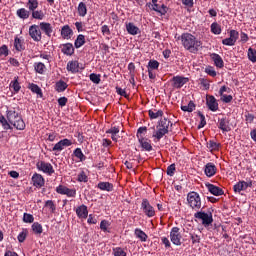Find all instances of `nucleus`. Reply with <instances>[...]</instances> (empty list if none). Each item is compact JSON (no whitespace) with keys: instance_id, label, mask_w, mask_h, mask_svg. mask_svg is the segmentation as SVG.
<instances>
[{"instance_id":"nucleus-55","label":"nucleus","mask_w":256,"mask_h":256,"mask_svg":"<svg viewBox=\"0 0 256 256\" xmlns=\"http://www.w3.org/2000/svg\"><path fill=\"white\" fill-rule=\"evenodd\" d=\"M190 239L192 240L193 245H195L196 243H201V236L195 233H190Z\"/></svg>"},{"instance_id":"nucleus-32","label":"nucleus","mask_w":256,"mask_h":256,"mask_svg":"<svg viewBox=\"0 0 256 256\" xmlns=\"http://www.w3.org/2000/svg\"><path fill=\"white\" fill-rule=\"evenodd\" d=\"M16 14L17 16L20 18V19H29V11H27V9L25 8H20L16 11Z\"/></svg>"},{"instance_id":"nucleus-49","label":"nucleus","mask_w":256,"mask_h":256,"mask_svg":"<svg viewBox=\"0 0 256 256\" xmlns=\"http://www.w3.org/2000/svg\"><path fill=\"white\" fill-rule=\"evenodd\" d=\"M151 69H153V70L159 69V61H157V60H150L148 62V70L151 71Z\"/></svg>"},{"instance_id":"nucleus-1","label":"nucleus","mask_w":256,"mask_h":256,"mask_svg":"<svg viewBox=\"0 0 256 256\" xmlns=\"http://www.w3.org/2000/svg\"><path fill=\"white\" fill-rule=\"evenodd\" d=\"M181 42L183 47L190 53H197V51H199V47L203 45L201 41L197 40V38L190 33L182 34Z\"/></svg>"},{"instance_id":"nucleus-35","label":"nucleus","mask_w":256,"mask_h":256,"mask_svg":"<svg viewBox=\"0 0 256 256\" xmlns=\"http://www.w3.org/2000/svg\"><path fill=\"white\" fill-rule=\"evenodd\" d=\"M148 115L150 119H159V117H163V110H149Z\"/></svg>"},{"instance_id":"nucleus-41","label":"nucleus","mask_w":256,"mask_h":256,"mask_svg":"<svg viewBox=\"0 0 256 256\" xmlns=\"http://www.w3.org/2000/svg\"><path fill=\"white\" fill-rule=\"evenodd\" d=\"M248 59L252 63H256V50L253 48L248 49Z\"/></svg>"},{"instance_id":"nucleus-61","label":"nucleus","mask_w":256,"mask_h":256,"mask_svg":"<svg viewBox=\"0 0 256 256\" xmlns=\"http://www.w3.org/2000/svg\"><path fill=\"white\" fill-rule=\"evenodd\" d=\"M63 149H65V147L63 146V143L59 141L54 145L52 151H63Z\"/></svg>"},{"instance_id":"nucleus-6","label":"nucleus","mask_w":256,"mask_h":256,"mask_svg":"<svg viewBox=\"0 0 256 256\" xmlns=\"http://www.w3.org/2000/svg\"><path fill=\"white\" fill-rule=\"evenodd\" d=\"M36 167L38 171H42V173H46V175H53V173H55L53 165H51L49 162L39 161L36 163Z\"/></svg>"},{"instance_id":"nucleus-16","label":"nucleus","mask_w":256,"mask_h":256,"mask_svg":"<svg viewBox=\"0 0 256 256\" xmlns=\"http://www.w3.org/2000/svg\"><path fill=\"white\" fill-rule=\"evenodd\" d=\"M208 191L212 194L215 195L216 197H219L223 195V189L219 188V186H215L213 184H207L206 185Z\"/></svg>"},{"instance_id":"nucleus-22","label":"nucleus","mask_w":256,"mask_h":256,"mask_svg":"<svg viewBox=\"0 0 256 256\" xmlns=\"http://www.w3.org/2000/svg\"><path fill=\"white\" fill-rule=\"evenodd\" d=\"M62 53H64V55H73V53H75V48H73V44L71 43L63 44Z\"/></svg>"},{"instance_id":"nucleus-31","label":"nucleus","mask_w":256,"mask_h":256,"mask_svg":"<svg viewBox=\"0 0 256 256\" xmlns=\"http://www.w3.org/2000/svg\"><path fill=\"white\" fill-rule=\"evenodd\" d=\"M207 148L210 149V151H219V149H221V143L210 140L207 142Z\"/></svg>"},{"instance_id":"nucleus-14","label":"nucleus","mask_w":256,"mask_h":256,"mask_svg":"<svg viewBox=\"0 0 256 256\" xmlns=\"http://www.w3.org/2000/svg\"><path fill=\"white\" fill-rule=\"evenodd\" d=\"M206 177H213L217 173V166L213 163H207L204 168Z\"/></svg>"},{"instance_id":"nucleus-33","label":"nucleus","mask_w":256,"mask_h":256,"mask_svg":"<svg viewBox=\"0 0 256 256\" xmlns=\"http://www.w3.org/2000/svg\"><path fill=\"white\" fill-rule=\"evenodd\" d=\"M32 231L35 235H41L43 233V226L39 222H34L32 224Z\"/></svg>"},{"instance_id":"nucleus-37","label":"nucleus","mask_w":256,"mask_h":256,"mask_svg":"<svg viewBox=\"0 0 256 256\" xmlns=\"http://www.w3.org/2000/svg\"><path fill=\"white\" fill-rule=\"evenodd\" d=\"M34 69H35L36 73L43 75V73H45V64H43L42 62L35 63Z\"/></svg>"},{"instance_id":"nucleus-44","label":"nucleus","mask_w":256,"mask_h":256,"mask_svg":"<svg viewBox=\"0 0 256 256\" xmlns=\"http://www.w3.org/2000/svg\"><path fill=\"white\" fill-rule=\"evenodd\" d=\"M113 255L114 256H127V252L123 250L121 247L113 248Z\"/></svg>"},{"instance_id":"nucleus-51","label":"nucleus","mask_w":256,"mask_h":256,"mask_svg":"<svg viewBox=\"0 0 256 256\" xmlns=\"http://www.w3.org/2000/svg\"><path fill=\"white\" fill-rule=\"evenodd\" d=\"M14 47L16 51H23V44L21 43V39L18 37H16L14 40Z\"/></svg>"},{"instance_id":"nucleus-2","label":"nucleus","mask_w":256,"mask_h":256,"mask_svg":"<svg viewBox=\"0 0 256 256\" xmlns=\"http://www.w3.org/2000/svg\"><path fill=\"white\" fill-rule=\"evenodd\" d=\"M170 127H173V123H171V120L167 118H162L158 122V125L156 126V134L153 135V137H156L157 141H161L167 133H169Z\"/></svg>"},{"instance_id":"nucleus-28","label":"nucleus","mask_w":256,"mask_h":256,"mask_svg":"<svg viewBox=\"0 0 256 256\" xmlns=\"http://www.w3.org/2000/svg\"><path fill=\"white\" fill-rule=\"evenodd\" d=\"M84 44H85V35L83 34L78 35L74 42V47L76 49H80V47H83Z\"/></svg>"},{"instance_id":"nucleus-46","label":"nucleus","mask_w":256,"mask_h":256,"mask_svg":"<svg viewBox=\"0 0 256 256\" xmlns=\"http://www.w3.org/2000/svg\"><path fill=\"white\" fill-rule=\"evenodd\" d=\"M90 81L96 85H99V83H101V75L95 73L90 74Z\"/></svg>"},{"instance_id":"nucleus-50","label":"nucleus","mask_w":256,"mask_h":256,"mask_svg":"<svg viewBox=\"0 0 256 256\" xmlns=\"http://www.w3.org/2000/svg\"><path fill=\"white\" fill-rule=\"evenodd\" d=\"M0 123L4 129L6 130L11 129V124H9V122L7 121L6 118H4V116H0Z\"/></svg>"},{"instance_id":"nucleus-42","label":"nucleus","mask_w":256,"mask_h":256,"mask_svg":"<svg viewBox=\"0 0 256 256\" xmlns=\"http://www.w3.org/2000/svg\"><path fill=\"white\" fill-rule=\"evenodd\" d=\"M211 31L214 35H221V26L217 22H214L211 24Z\"/></svg>"},{"instance_id":"nucleus-30","label":"nucleus","mask_w":256,"mask_h":256,"mask_svg":"<svg viewBox=\"0 0 256 256\" xmlns=\"http://www.w3.org/2000/svg\"><path fill=\"white\" fill-rule=\"evenodd\" d=\"M152 9H153V11L160 13V15H165V13H167V6H165L164 4L152 5Z\"/></svg>"},{"instance_id":"nucleus-23","label":"nucleus","mask_w":256,"mask_h":256,"mask_svg":"<svg viewBox=\"0 0 256 256\" xmlns=\"http://www.w3.org/2000/svg\"><path fill=\"white\" fill-rule=\"evenodd\" d=\"M142 149H144V151H153V146L151 145V142L148 141L145 138H140V140H138Z\"/></svg>"},{"instance_id":"nucleus-27","label":"nucleus","mask_w":256,"mask_h":256,"mask_svg":"<svg viewBox=\"0 0 256 256\" xmlns=\"http://www.w3.org/2000/svg\"><path fill=\"white\" fill-rule=\"evenodd\" d=\"M10 88L13 89L15 93L21 91V84H19V76L14 77V80L10 83Z\"/></svg>"},{"instance_id":"nucleus-62","label":"nucleus","mask_w":256,"mask_h":256,"mask_svg":"<svg viewBox=\"0 0 256 256\" xmlns=\"http://www.w3.org/2000/svg\"><path fill=\"white\" fill-rule=\"evenodd\" d=\"M101 32L103 35H111V30L109 29V26L103 25L101 27Z\"/></svg>"},{"instance_id":"nucleus-47","label":"nucleus","mask_w":256,"mask_h":256,"mask_svg":"<svg viewBox=\"0 0 256 256\" xmlns=\"http://www.w3.org/2000/svg\"><path fill=\"white\" fill-rule=\"evenodd\" d=\"M144 133H147V128L146 126H142L138 129L137 131V138L138 141H140L141 139H145V137H143Z\"/></svg>"},{"instance_id":"nucleus-13","label":"nucleus","mask_w":256,"mask_h":256,"mask_svg":"<svg viewBox=\"0 0 256 256\" xmlns=\"http://www.w3.org/2000/svg\"><path fill=\"white\" fill-rule=\"evenodd\" d=\"M32 182L34 187H38L39 189H41V187L45 185V178H43L41 174L35 173L32 176Z\"/></svg>"},{"instance_id":"nucleus-7","label":"nucleus","mask_w":256,"mask_h":256,"mask_svg":"<svg viewBox=\"0 0 256 256\" xmlns=\"http://www.w3.org/2000/svg\"><path fill=\"white\" fill-rule=\"evenodd\" d=\"M39 27V25L35 24L29 27V35L36 43H39L42 39L41 29Z\"/></svg>"},{"instance_id":"nucleus-17","label":"nucleus","mask_w":256,"mask_h":256,"mask_svg":"<svg viewBox=\"0 0 256 256\" xmlns=\"http://www.w3.org/2000/svg\"><path fill=\"white\" fill-rule=\"evenodd\" d=\"M76 215L79 217V219H87L89 211L87 210V207L82 204L76 209Z\"/></svg>"},{"instance_id":"nucleus-59","label":"nucleus","mask_w":256,"mask_h":256,"mask_svg":"<svg viewBox=\"0 0 256 256\" xmlns=\"http://www.w3.org/2000/svg\"><path fill=\"white\" fill-rule=\"evenodd\" d=\"M223 45H227L229 47H233V45H235V42L233 39L229 38H225L222 40Z\"/></svg>"},{"instance_id":"nucleus-60","label":"nucleus","mask_w":256,"mask_h":256,"mask_svg":"<svg viewBox=\"0 0 256 256\" xmlns=\"http://www.w3.org/2000/svg\"><path fill=\"white\" fill-rule=\"evenodd\" d=\"M167 175H169L170 177H173V175H175V164H171L170 166H168Z\"/></svg>"},{"instance_id":"nucleus-36","label":"nucleus","mask_w":256,"mask_h":256,"mask_svg":"<svg viewBox=\"0 0 256 256\" xmlns=\"http://www.w3.org/2000/svg\"><path fill=\"white\" fill-rule=\"evenodd\" d=\"M78 14L80 17H85L87 15V5H85V3H83V2L79 3Z\"/></svg>"},{"instance_id":"nucleus-54","label":"nucleus","mask_w":256,"mask_h":256,"mask_svg":"<svg viewBox=\"0 0 256 256\" xmlns=\"http://www.w3.org/2000/svg\"><path fill=\"white\" fill-rule=\"evenodd\" d=\"M45 207H48L51 210L52 213H55V210L57 209L53 200L46 201L45 202Z\"/></svg>"},{"instance_id":"nucleus-8","label":"nucleus","mask_w":256,"mask_h":256,"mask_svg":"<svg viewBox=\"0 0 256 256\" xmlns=\"http://www.w3.org/2000/svg\"><path fill=\"white\" fill-rule=\"evenodd\" d=\"M179 227H173L170 232V240L173 243V245H181V239L183 236H181V232H179Z\"/></svg>"},{"instance_id":"nucleus-38","label":"nucleus","mask_w":256,"mask_h":256,"mask_svg":"<svg viewBox=\"0 0 256 256\" xmlns=\"http://www.w3.org/2000/svg\"><path fill=\"white\" fill-rule=\"evenodd\" d=\"M27 7L29 9V11H35V9H37V7H39V1L37 0H28L27 2Z\"/></svg>"},{"instance_id":"nucleus-40","label":"nucleus","mask_w":256,"mask_h":256,"mask_svg":"<svg viewBox=\"0 0 256 256\" xmlns=\"http://www.w3.org/2000/svg\"><path fill=\"white\" fill-rule=\"evenodd\" d=\"M181 109H182V111H186V112H188V113H192V111L195 110V103H193V101H190V102L188 103V105H186V106H181Z\"/></svg>"},{"instance_id":"nucleus-20","label":"nucleus","mask_w":256,"mask_h":256,"mask_svg":"<svg viewBox=\"0 0 256 256\" xmlns=\"http://www.w3.org/2000/svg\"><path fill=\"white\" fill-rule=\"evenodd\" d=\"M61 35L63 39H71V35H73V30L71 29V27H69V25H65L62 27Z\"/></svg>"},{"instance_id":"nucleus-64","label":"nucleus","mask_w":256,"mask_h":256,"mask_svg":"<svg viewBox=\"0 0 256 256\" xmlns=\"http://www.w3.org/2000/svg\"><path fill=\"white\" fill-rule=\"evenodd\" d=\"M106 133H109L110 135H117L119 133V128L111 127L109 130L106 131Z\"/></svg>"},{"instance_id":"nucleus-48","label":"nucleus","mask_w":256,"mask_h":256,"mask_svg":"<svg viewBox=\"0 0 256 256\" xmlns=\"http://www.w3.org/2000/svg\"><path fill=\"white\" fill-rule=\"evenodd\" d=\"M74 155L77 159H80V161H85V155L83 154V151H81V148H76L74 150Z\"/></svg>"},{"instance_id":"nucleus-3","label":"nucleus","mask_w":256,"mask_h":256,"mask_svg":"<svg viewBox=\"0 0 256 256\" xmlns=\"http://www.w3.org/2000/svg\"><path fill=\"white\" fill-rule=\"evenodd\" d=\"M7 119L10 125H13L15 129H18V131H23L25 129V121H23L21 115H19L15 110L7 111Z\"/></svg>"},{"instance_id":"nucleus-18","label":"nucleus","mask_w":256,"mask_h":256,"mask_svg":"<svg viewBox=\"0 0 256 256\" xmlns=\"http://www.w3.org/2000/svg\"><path fill=\"white\" fill-rule=\"evenodd\" d=\"M218 128L221 129V131L224 133H229V131H231V127L229 126V121H227V118L220 119Z\"/></svg>"},{"instance_id":"nucleus-43","label":"nucleus","mask_w":256,"mask_h":256,"mask_svg":"<svg viewBox=\"0 0 256 256\" xmlns=\"http://www.w3.org/2000/svg\"><path fill=\"white\" fill-rule=\"evenodd\" d=\"M30 90L32 91V93H36V95H40V97H43V92L37 84H31Z\"/></svg>"},{"instance_id":"nucleus-34","label":"nucleus","mask_w":256,"mask_h":256,"mask_svg":"<svg viewBox=\"0 0 256 256\" xmlns=\"http://www.w3.org/2000/svg\"><path fill=\"white\" fill-rule=\"evenodd\" d=\"M233 189L235 193H241V191L247 190L245 186V181H239L237 184L234 185Z\"/></svg>"},{"instance_id":"nucleus-26","label":"nucleus","mask_w":256,"mask_h":256,"mask_svg":"<svg viewBox=\"0 0 256 256\" xmlns=\"http://www.w3.org/2000/svg\"><path fill=\"white\" fill-rule=\"evenodd\" d=\"M68 71H71V73H79V62L77 61H70L67 64Z\"/></svg>"},{"instance_id":"nucleus-19","label":"nucleus","mask_w":256,"mask_h":256,"mask_svg":"<svg viewBox=\"0 0 256 256\" xmlns=\"http://www.w3.org/2000/svg\"><path fill=\"white\" fill-rule=\"evenodd\" d=\"M211 59L214 61V65H216V67H219V69H222V67H224L223 58H221L219 54H211Z\"/></svg>"},{"instance_id":"nucleus-9","label":"nucleus","mask_w":256,"mask_h":256,"mask_svg":"<svg viewBox=\"0 0 256 256\" xmlns=\"http://www.w3.org/2000/svg\"><path fill=\"white\" fill-rule=\"evenodd\" d=\"M56 193H59V195H67L68 197H76L77 196L76 189H69L68 187H66L64 185H59L56 188Z\"/></svg>"},{"instance_id":"nucleus-29","label":"nucleus","mask_w":256,"mask_h":256,"mask_svg":"<svg viewBox=\"0 0 256 256\" xmlns=\"http://www.w3.org/2000/svg\"><path fill=\"white\" fill-rule=\"evenodd\" d=\"M67 87H69V85H67L66 82L63 80L56 82V85H55V89L58 93H63V91H65Z\"/></svg>"},{"instance_id":"nucleus-21","label":"nucleus","mask_w":256,"mask_h":256,"mask_svg":"<svg viewBox=\"0 0 256 256\" xmlns=\"http://www.w3.org/2000/svg\"><path fill=\"white\" fill-rule=\"evenodd\" d=\"M126 30L129 33V35H139V27L135 26L133 23L126 24Z\"/></svg>"},{"instance_id":"nucleus-57","label":"nucleus","mask_w":256,"mask_h":256,"mask_svg":"<svg viewBox=\"0 0 256 256\" xmlns=\"http://www.w3.org/2000/svg\"><path fill=\"white\" fill-rule=\"evenodd\" d=\"M230 38L234 43H237V40L239 39V32L237 30H231L230 31Z\"/></svg>"},{"instance_id":"nucleus-52","label":"nucleus","mask_w":256,"mask_h":256,"mask_svg":"<svg viewBox=\"0 0 256 256\" xmlns=\"http://www.w3.org/2000/svg\"><path fill=\"white\" fill-rule=\"evenodd\" d=\"M198 115L200 117V123L198 125V129H203V127L207 125V121H205V115H203V113L201 112H199Z\"/></svg>"},{"instance_id":"nucleus-5","label":"nucleus","mask_w":256,"mask_h":256,"mask_svg":"<svg viewBox=\"0 0 256 256\" xmlns=\"http://www.w3.org/2000/svg\"><path fill=\"white\" fill-rule=\"evenodd\" d=\"M195 219H200L204 227H209L213 223V214L211 212L205 213L203 211H198L194 214Z\"/></svg>"},{"instance_id":"nucleus-63","label":"nucleus","mask_w":256,"mask_h":256,"mask_svg":"<svg viewBox=\"0 0 256 256\" xmlns=\"http://www.w3.org/2000/svg\"><path fill=\"white\" fill-rule=\"evenodd\" d=\"M221 97H222V101L224 103H231L233 101V96H231V95H224L223 94Z\"/></svg>"},{"instance_id":"nucleus-10","label":"nucleus","mask_w":256,"mask_h":256,"mask_svg":"<svg viewBox=\"0 0 256 256\" xmlns=\"http://www.w3.org/2000/svg\"><path fill=\"white\" fill-rule=\"evenodd\" d=\"M141 207L147 217H155V208L151 206V204L149 203V200L143 199Z\"/></svg>"},{"instance_id":"nucleus-15","label":"nucleus","mask_w":256,"mask_h":256,"mask_svg":"<svg viewBox=\"0 0 256 256\" xmlns=\"http://www.w3.org/2000/svg\"><path fill=\"white\" fill-rule=\"evenodd\" d=\"M40 29L47 35V37H51L53 33V26H51V23L48 22H41L39 25Z\"/></svg>"},{"instance_id":"nucleus-24","label":"nucleus","mask_w":256,"mask_h":256,"mask_svg":"<svg viewBox=\"0 0 256 256\" xmlns=\"http://www.w3.org/2000/svg\"><path fill=\"white\" fill-rule=\"evenodd\" d=\"M134 235L137 237V239H140V241H142L143 243H145V241L149 239V236H147V234L139 228L135 229Z\"/></svg>"},{"instance_id":"nucleus-56","label":"nucleus","mask_w":256,"mask_h":256,"mask_svg":"<svg viewBox=\"0 0 256 256\" xmlns=\"http://www.w3.org/2000/svg\"><path fill=\"white\" fill-rule=\"evenodd\" d=\"M7 55H9V48L7 45H2L0 47V57H7Z\"/></svg>"},{"instance_id":"nucleus-45","label":"nucleus","mask_w":256,"mask_h":256,"mask_svg":"<svg viewBox=\"0 0 256 256\" xmlns=\"http://www.w3.org/2000/svg\"><path fill=\"white\" fill-rule=\"evenodd\" d=\"M109 221L107 220H102L100 223V229L101 231H104L105 233H110L109 231Z\"/></svg>"},{"instance_id":"nucleus-11","label":"nucleus","mask_w":256,"mask_h":256,"mask_svg":"<svg viewBox=\"0 0 256 256\" xmlns=\"http://www.w3.org/2000/svg\"><path fill=\"white\" fill-rule=\"evenodd\" d=\"M206 105L210 111H217L219 109V103H217V99L213 95L206 96Z\"/></svg>"},{"instance_id":"nucleus-25","label":"nucleus","mask_w":256,"mask_h":256,"mask_svg":"<svg viewBox=\"0 0 256 256\" xmlns=\"http://www.w3.org/2000/svg\"><path fill=\"white\" fill-rule=\"evenodd\" d=\"M97 187L100 189V191H113V184L110 182H100L98 183Z\"/></svg>"},{"instance_id":"nucleus-53","label":"nucleus","mask_w":256,"mask_h":256,"mask_svg":"<svg viewBox=\"0 0 256 256\" xmlns=\"http://www.w3.org/2000/svg\"><path fill=\"white\" fill-rule=\"evenodd\" d=\"M23 221L24 223H33L35 221V218L29 213H24Z\"/></svg>"},{"instance_id":"nucleus-12","label":"nucleus","mask_w":256,"mask_h":256,"mask_svg":"<svg viewBox=\"0 0 256 256\" xmlns=\"http://www.w3.org/2000/svg\"><path fill=\"white\" fill-rule=\"evenodd\" d=\"M188 81L189 78H185L183 76H174L172 78L173 87H175V89H181V87L188 83Z\"/></svg>"},{"instance_id":"nucleus-58","label":"nucleus","mask_w":256,"mask_h":256,"mask_svg":"<svg viewBox=\"0 0 256 256\" xmlns=\"http://www.w3.org/2000/svg\"><path fill=\"white\" fill-rule=\"evenodd\" d=\"M78 181L80 183H87L88 178H87V174H85L84 171H82L79 175H78Z\"/></svg>"},{"instance_id":"nucleus-39","label":"nucleus","mask_w":256,"mask_h":256,"mask_svg":"<svg viewBox=\"0 0 256 256\" xmlns=\"http://www.w3.org/2000/svg\"><path fill=\"white\" fill-rule=\"evenodd\" d=\"M32 17L33 19H38L39 21H42V19L45 18V14L42 10H34L32 11Z\"/></svg>"},{"instance_id":"nucleus-4","label":"nucleus","mask_w":256,"mask_h":256,"mask_svg":"<svg viewBox=\"0 0 256 256\" xmlns=\"http://www.w3.org/2000/svg\"><path fill=\"white\" fill-rule=\"evenodd\" d=\"M187 201L189 207L194 211H199L201 209V196L197 192H190L187 195Z\"/></svg>"}]
</instances>
